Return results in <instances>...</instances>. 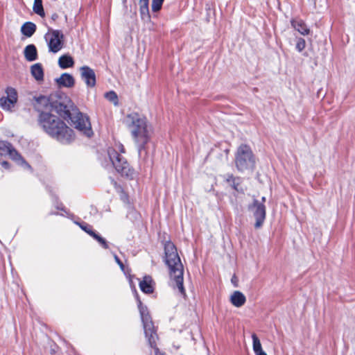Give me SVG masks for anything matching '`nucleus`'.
I'll list each match as a JSON object with an SVG mask.
<instances>
[{
    "mask_svg": "<svg viewBox=\"0 0 355 355\" xmlns=\"http://www.w3.org/2000/svg\"><path fill=\"white\" fill-rule=\"evenodd\" d=\"M36 101L38 105L44 106L46 110L54 106L60 116L87 137H90L93 135L89 117L81 113L70 100H67V103L62 102L54 105L44 96L38 97Z\"/></svg>",
    "mask_w": 355,
    "mask_h": 355,
    "instance_id": "1",
    "label": "nucleus"
},
{
    "mask_svg": "<svg viewBox=\"0 0 355 355\" xmlns=\"http://www.w3.org/2000/svg\"><path fill=\"white\" fill-rule=\"evenodd\" d=\"M40 112L38 122L50 137L63 144H68L75 139L73 130L58 116L37 107Z\"/></svg>",
    "mask_w": 355,
    "mask_h": 355,
    "instance_id": "2",
    "label": "nucleus"
},
{
    "mask_svg": "<svg viewBox=\"0 0 355 355\" xmlns=\"http://www.w3.org/2000/svg\"><path fill=\"white\" fill-rule=\"evenodd\" d=\"M164 261L169 269L173 287L177 288L181 295H186L183 286L184 267L178 255L175 245L170 241L164 243Z\"/></svg>",
    "mask_w": 355,
    "mask_h": 355,
    "instance_id": "3",
    "label": "nucleus"
},
{
    "mask_svg": "<svg viewBox=\"0 0 355 355\" xmlns=\"http://www.w3.org/2000/svg\"><path fill=\"white\" fill-rule=\"evenodd\" d=\"M128 119L131 120V133L137 144L139 156L141 157L143 153L146 154V145L150 139V128L146 118L141 117L138 114H131L128 115Z\"/></svg>",
    "mask_w": 355,
    "mask_h": 355,
    "instance_id": "4",
    "label": "nucleus"
},
{
    "mask_svg": "<svg viewBox=\"0 0 355 355\" xmlns=\"http://www.w3.org/2000/svg\"><path fill=\"white\" fill-rule=\"evenodd\" d=\"M136 298L146 338L148 339L150 346L155 349V355H164L159 352V349L156 347V340L157 338V335L156 334V331L155 329V327L148 309L146 306L143 305L137 293Z\"/></svg>",
    "mask_w": 355,
    "mask_h": 355,
    "instance_id": "5",
    "label": "nucleus"
},
{
    "mask_svg": "<svg viewBox=\"0 0 355 355\" xmlns=\"http://www.w3.org/2000/svg\"><path fill=\"white\" fill-rule=\"evenodd\" d=\"M124 153L125 148L121 144H116L115 148L107 149L108 157L116 171L122 176L132 178L135 171L130 167L125 158L121 155Z\"/></svg>",
    "mask_w": 355,
    "mask_h": 355,
    "instance_id": "6",
    "label": "nucleus"
},
{
    "mask_svg": "<svg viewBox=\"0 0 355 355\" xmlns=\"http://www.w3.org/2000/svg\"><path fill=\"white\" fill-rule=\"evenodd\" d=\"M255 163V157L250 147L246 144L239 146L235 154V165L237 170L240 172L253 171Z\"/></svg>",
    "mask_w": 355,
    "mask_h": 355,
    "instance_id": "7",
    "label": "nucleus"
},
{
    "mask_svg": "<svg viewBox=\"0 0 355 355\" xmlns=\"http://www.w3.org/2000/svg\"><path fill=\"white\" fill-rule=\"evenodd\" d=\"M49 51L56 53L64 46V35L60 30L51 29L44 36Z\"/></svg>",
    "mask_w": 355,
    "mask_h": 355,
    "instance_id": "8",
    "label": "nucleus"
},
{
    "mask_svg": "<svg viewBox=\"0 0 355 355\" xmlns=\"http://www.w3.org/2000/svg\"><path fill=\"white\" fill-rule=\"evenodd\" d=\"M248 209L252 213L255 218L254 228H261L266 217V205L257 199H254L252 203L248 205Z\"/></svg>",
    "mask_w": 355,
    "mask_h": 355,
    "instance_id": "9",
    "label": "nucleus"
},
{
    "mask_svg": "<svg viewBox=\"0 0 355 355\" xmlns=\"http://www.w3.org/2000/svg\"><path fill=\"white\" fill-rule=\"evenodd\" d=\"M0 155H8L12 159L15 161H21V163L26 165L28 168H31V166L26 162L12 145L8 141H0Z\"/></svg>",
    "mask_w": 355,
    "mask_h": 355,
    "instance_id": "10",
    "label": "nucleus"
},
{
    "mask_svg": "<svg viewBox=\"0 0 355 355\" xmlns=\"http://www.w3.org/2000/svg\"><path fill=\"white\" fill-rule=\"evenodd\" d=\"M7 96L0 98V107L7 111L11 110L17 101V92L12 87H8L6 89Z\"/></svg>",
    "mask_w": 355,
    "mask_h": 355,
    "instance_id": "11",
    "label": "nucleus"
},
{
    "mask_svg": "<svg viewBox=\"0 0 355 355\" xmlns=\"http://www.w3.org/2000/svg\"><path fill=\"white\" fill-rule=\"evenodd\" d=\"M82 79L88 87H94L96 83V74L92 68L88 66H83L80 69Z\"/></svg>",
    "mask_w": 355,
    "mask_h": 355,
    "instance_id": "12",
    "label": "nucleus"
},
{
    "mask_svg": "<svg viewBox=\"0 0 355 355\" xmlns=\"http://www.w3.org/2000/svg\"><path fill=\"white\" fill-rule=\"evenodd\" d=\"M230 301L233 306L239 308L245 304L246 297L242 292L235 291L230 295Z\"/></svg>",
    "mask_w": 355,
    "mask_h": 355,
    "instance_id": "13",
    "label": "nucleus"
},
{
    "mask_svg": "<svg viewBox=\"0 0 355 355\" xmlns=\"http://www.w3.org/2000/svg\"><path fill=\"white\" fill-rule=\"evenodd\" d=\"M56 83L59 87H71L74 85L75 80L71 74L64 73L56 79Z\"/></svg>",
    "mask_w": 355,
    "mask_h": 355,
    "instance_id": "14",
    "label": "nucleus"
},
{
    "mask_svg": "<svg viewBox=\"0 0 355 355\" xmlns=\"http://www.w3.org/2000/svg\"><path fill=\"white\" fill-rule=\"evenodd\" d=\"M149 0H139V12L141 19L145 22L150 21V15L148 8Z\"/></svg>",
    "mask_w": 355,
    "mask_h": 355,
    "instance_id": "15",
    "label": "nucleus"
},
{
    "mask_svg": "<svg viewBox=\"0 0 355 355\" xmlns=\"http://www.w3.org/2000/svg\"><path fill=\"white\" fill-rule=\"evenodd\" d=\"M139 288L142 292L146 294H150L154 291L153 279L150 276H145L142 281L139 282Z\"/></svg>",
    "mask_w": 355,
    "mask_h": 355,
    "instance_id": "16",
    "label": "nucleus"
},
{
    "mask_svg": "<svg viewBox=\"0 0 355 355\" xmlns=\"http://www.w3.org/2000/svg\"><path fill=\"white\" fill-rule=\"evenodd\" d=\"M225 180L236 191L243 192V190L240 187L241 183V178L239 177H234L232 174H227L224 176Z\"/></svg>",
    "mask_w": 355,
    "mask_h": 355,
    "instance_id": "17",
    "label": "nucleus"
},
{
    "mask_svg": "<svg viewBox=\"0 0 355 355\" xmlns=\"http://www.w3.org/2000/svg\"><path fill=\"white\" fill-rule=\"evenodd\" d=\"M292 26L298 31L300 34L303 35H306L309 33L310 30L304 22L303 20L300 19H293L291 21Z\"/></svg>",
    "mask_w": 355,
    "mask_h": 355,
    "instance_id": "18",
    "label": "nucleus"
},
{
    "mask_svg": "<svg viewBox=\"0 0 355 355\" xmlns=\"http://www.w3.org/2000/svg\"><path fill=\"white\" fill-rule=\"evenodd\" d=\"M26 60L28 62H33L37 59V51L34 44L27 45L24 51Z\"/></svg>",
    "mask_w": 355,
    "mask_h": 355,
    "instance_id": "19",
    "label": "nucleus"
},
{
    "mask_svg": "<svg viewBox=\"0 0 355 355\" xmlns=\"http://www.w3.org/2000/svg\"><path fill=\"white\" fill-rule=\"evenodd\" d=\"M58 64L61 69L72 67L74 64L73 58L69 55H63L58 60Z\"/></svg>",
    "mask_w": 355,
    "mask_h": 355,
    "instance_id": "20",
    "label": "nucleus"
},
{
    "mask_svg": "<svg viewBox=\"0 0 355 355\" xmlns=\"http://www.w3.org/2000/svg\"><path fill=\"white\" fill-rule=\"evenodd\" d=\"M31 72L32 76L38 81L44 78V71L40 63H36L31 66Z\"/></svg>",
    "mask_w": 355,
    "mask_h": 355,
    "instance_id": "21",
    "label": "nucleus"
},
{
    "mask_svg": "<svg viewBox=\"0 0 355 355\" xmlns=\"http://www.w3.org/2000/svg\"><path fill=\"white\" fill-rule=\"evenodd\" d=\"M35 31L36 25L31 21L24 23L21 28V33L28 37H31Z\"/></svg>",
    "mask_w": 355,
    "mask_h": 355,
    "instance_id": "22",
    "label": "nucleus"
},
{
    "mask_svg": "<svg viewBox=\"0 0 355 355\" xmlns=\"http://www.w3.org/2000/svg\"><path fill=\"white\" fill-rule=\"evenodd\" d=\"M252 347H253V351H254V354H257L259 352H263V350L262 349L260 340L259 339L257 336L255 334H253L252 335Z\"/></svg>",
    "mask_w": 355,
    "mask_h": 355,
    "instance_id": "23",
    "label": "nucleus"
},
{
    "mask_svg": "<svg viewBox=\"0 0 355 355\" xmlns=\"http://www.w3.org/2000/svg\"><path fill=\"white\" fill-rule=\"evenodd\" d=\"M33 9V11L40 16L43 17L44 15V11L42 6V0H34V5Z\"/></svg>",
    "mask_w": 355,
    "mask_h": 355,
    "instance_id": "24",
    "label": "nucleus"
},
{
    "mask_svg": "<svg viewBox=\"0 0 355 355\" xmlns=\"http://www.w3.org/2000/svg\"><path fill=\"white\" fill-rule=\"evenodd\" d=\"M91 236H92L95 240H96L100 245H101V246L105 248V249H107L108 248V245H107V243L106 241V240L101 237L99 234H98L96 232H91Z\"/></svg>",
    "mask_w": 355,
    "mask_h": 355,
    "instance_id": "25",
    "label": "nucleus"
},
{
    "mask_svg": "<svg viewBox=\"0 0 355 355\" xmlns=\"http://www.w3.org/2000/svg\"><path fill=\"white\" fill-rule=\"evenodd\" d=\"M105 97L114 105H118V96L115 92L110 91L105 94Z\"/></svg>",
    "mask_w": 355,
    "mask_h": 355,
    "instance_id": "26",
    "label": "nucleus"
},
{
    "mask_svg": "<svg viewBox=\"0 0 355 355\" xmlns=\"http://www.w3.org/2000/svg\"><path fill=\"white\" fill-rule=\"evenodd\" d=\"M164 0H153L152 1V10L155 12H158L162 6Z\"/></svg>",
    "mask_w": 355,
    "mask_h": 355,
    "instance_id": "27",
    "label": "nucleus"
},
{
    "mask_svg": "<svg viewBox=\"0 0 355 355\" xmlns=\"http://www.w3.org/2000/svg\"><path fill=\"white\" fill-rule=\"evenodd\" d=\"M305 47H306L305 40L302 37L297 38V43H296V49L299 52H301L305 49Z\"/></svg>",
    "mask_w": 355,
    "mask_h": 355,
    "instance_id": "28",
    "label": "nucleus"
},
{
    "mask_svg": "<svg viewBox=\"0 0 355 355\" xmlns=\"http://www.w3.org/2000/svg\"><path fill=\"white\" fill-rule=\"evenodd\" d=\"M77 224L79 225V227L83 230H84L85 232H87L89 235L91 236V232H95L94 231L92 230V227L85 223H77Z\"/></svg>",
    "mask_w": 355,
    "mask_h": 355,
    "instance_id": "29",
    "label": "nucleus"
},
{
    "mask_svg": "<svg viewBox=\"0 0 355 355\" xmlns=\"http://www.w3.org/2000/svg\"><path fill=\"white\" fill-rule=\"evenodd\" d=\"M114 259L116 261V262L117 263V264L119 266L120 268L122 270H124V265L123 263H122V261L120 260V259L119 258V257L116 254H114Z\"/></svg>",
    "mask_w": 355,
    "mask_h": 355,
    "instance_id": "30",
    "label": "nucleus"
},
{
    "mask_svg": "<svg viewBox=\"0 0 355 355\" xmlns=\"http://www.w3.org/2000/svg\"><path fill=\"white\" fill-rule=\"evenodd\" d=\"M1 166L5 168H9V163L6 161H3L1 163Z\"/></svg>",
    "mask_w": 355,
    "mask_h": 355,
    "instance_id": "31",
    "label": "nucleus"
},
{
    "mask_svg": "<svg viewBox=\"0 0 355 355\" xmlns=\"http://www.w3.org/2000/svg\"><path fill=\"white\" fill-rule=\"evenodd\" d=\"M266 200V197L263 196L261 198V201H260V202H263V205H265Z\"/></svg>",
    "mask_w": 355,
    "mask_h": 355,
    "instance_id": "32",
    "label": "nucleus"
},
{
    "mask_svg": "<svg viewBox=\"0 0 355 355\" xmlns=\"http://www.w3.org/2000/svg\"><path fill=\"white\" fill-rule=\"evenodd\" d=\"M256 355H267V354L264 351H263L257 354Z\"/></svg>",
    "mask_w": 355,
    "mask_h": 355,
    "instance_id": "33",
    "label": "nucleus"
}]
</instances>
